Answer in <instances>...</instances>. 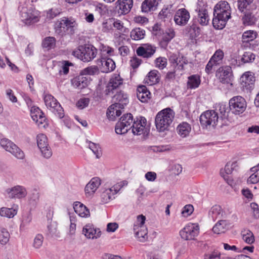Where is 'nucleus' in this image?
I'll use <instances>...</instances> for the list:
<instances>
[{"mask_svg": "<svg viewBox=\"0 0 259 259\" xmlns=\"http://www.w3.org/2000/svg\"><path fill=\"white\" fill-rule=\"evenodd\" d=\"M216 77L222 83L232 85L233 75L230 66H225L220 67L216 72Z\"/></svg>", "mask_w": 259, "mask_h": 259, "instance_id": "obj_15", "label": "nucleus"}, {"mask_svg": "<svg viewBox=\"0 0 259 259\" xmlns=\"http://www.w3.org/2000/svg\"><path fill=\"white\" fill-rule=\"evenodd\" d=\"M150 93L144 85H141L137 88V96L142 102L145 103L150 99Z\"/></svg>", "mask_w": 259, "mask_h": 259, "instance_id": "obj_34", "label": "nucleus"}, {"mask_svg": "<svg viewBox=\"0 0 259 259\" xmlns=\"http://www.w3.org/2000/svg\"><path fill=\"white\" fill-rule=\"evenodd\" d=\"M97 50L92 45L80 46L72 52V55L83 62H89L95 58Z\"/></svg>", "mask_w": 259, "mask_h": 259, "instance_id": "obj_4", "label": "nucleus"}, {"mask_svg": "<svg viewBox=\"0 0 259 259\" xmlns=\"http://www.w3.org/2000/svg\"><path fill=\"white\" fill-rule=\"evenodd\" d=\"M44 238L40 234H36L32 242V246L35 249H39L42 245Z\"/></svg>", "mask_w": 259, "mask_h": 259, "instance_id": "obj_47", "label": "nucleus"}, {"mask_svg": "<svg viewBox=\"0 0 259 259\" xmlns=\"http://www.w3.org/2000/svg\"><path fill=\"white\" fill-rule=\"evenodd\" d=\"M101 58H108L114 55V49L109 46L102 45L100 46Z\"/></svg>", "mask_w": 259, "mask_h": 259, "instance_id": "obj_46", "label": "nucleus"}, {"mask_svg": "<svg viewBox=\"0 0 259 259\" xmlns=\"http://www.w3.org/2000/svg\"><path fill=\"white\" fill-rule=\"evenodd\" d=\"M146 217L143 214L139 215L137 217L136 221L134 223L133 228H142V227H146L145 225Z\"/></svg>", "mask_w": 259, "mask_h": 259, "instance_id": "obj_54", "label": "nucleus"}, {"mask_svg": "<svg viewBox=\"0 0 259 259\" xmlns=\"http://www.w3.org/2000/svg\"><path fill=\"white\" fill-rule=\"evenodd\" d=\"M147 120L144 117H140L133 122L132 127V132L135 135H141L147 132V130L146 127Z\"/></svg>", "mask_w": 259, "mask_h": 259, "instance_id": "obj_20", "label": "nucleus"}, {"mask_svg": "<svg viewBox=\"0 0 259 259\" xmlns=\"http://www.w3.org/2000/svg\"><path fill=\"white\" fill-rule=\"evenodd\" d=\"M238 167L236 161H229L225 166L224 168L220 170V175L226 181V182L230 186L234 184L233 181L230 176L233 171L236 170Z\"/></svg>", "mask_w": 259, "mask_h": 259, "instance_id": "obj_16", "label": "nucleus"}, {"mask_svg": "<svg viewBox=\"0 0 259 259\" xmlns=\"http://www.w3.org/2000/svg\"><path fill=\"white\" fill-rule=\"evenodd\" d=\"M175 116V112L170 108H166L158 112L155 118L156 130L159 132L168 131Z\"/></svg>", "mask_w": 259, "mask_h": 259, "instance_id": "obj_2", "label": "nucleus"}, {"mask_svg": "<svg viewBox=\"0 0 259 259\" xmlns=\"http://www.w3.org/2000/svg\"><path fill=\"white\" fill-rule=\"evenodd\" d=\"M160 80V73L156 70L150 71L144 79L145 82L149 85L157 83Z\"/></svg>", "mask_w": 259, "mask_h": 259, "instance_id": "obj_31", "label": "nucleus"}, {"mask_svg": "<svg viewBox=\"0 0 259 259\" xmlns=\"http://www.w3.org/2000/svg\"><path fill=\"white\" fill-rule=\"evenodd\" d=\"M101 183L102 181L100 178L96 177L92 178L84 188L85 198L89 199H92L100 187Z\"/></svg>", "mask_w": 259, "mask_h": 259, "instance_id": "obj_12", "label": "nucleus"}, {"mask_svg": "<svg viewBox=\"0 0 259 259\" xmlns=\"http://www.w3.org/2000/svg\"><path fill=\"white\" fill-rule=\"evenodd\" d=\"M113 101L119 107L123 108L128 103V96L123 92L120 91L114 96Z\"/></svg>", "mask_w": 259, "mask_h": 259, "instance_id": "obj_28", "label": "nucleus"}, {"mask_svg": "<svg viewBox=\"0 0 259 259\" xmlns=\"http://www.w3.org/2000/svg\"><path fill=\"white\" fill-rule=\"evenodd\" d=\"M69 220H70V226H69V233L71 235H73L75 234L76 224V223L77 222V218L75 215H69Z\"/></svg>", "mask_w": 259, "mask_h": 259, "instance_id": "obj_58", "label": "nucleus"}, {"mask_svg": "<svg viewBox=\"0 0 259 259\" xmlns=\"http://www.w3.org/2000/svg\"><path fill=\"white\" fill-rule=\"evenodd\" d=\"M177 131L181 137L185 138L189 135L191 131V126L188 123L183 122L178 125Z\"/></svg>", "mask_w": 259, "mask_h": 259, "instance_id": "obj_35", "label": "nucleus"}, {"mask_svg": "<svg viewBox=\"0 0 259 259\" xmlns=\"http://www.w3.org/2000/svg\"><path fill=\"white\" fill-rule=\"evenodd\" d=\"M46 106L59 117L63 116V109L57 100L50 94H45L43 97Z\"/></svg>", "mask_w": 259, "mask_h": 259, "instance_id": "obj_9", "label": "nucleus"}, {"mask_svg": "<svg viewBox=\"0 0 259 259\" xmlns=\"http://www.w3.org/2000/svg\"><path fill=\"white\" fill-rule=\"evenodd\" d=\"M201 82L200 76L198 75H192L188 77L187 88L190 89H195L199 86Z\"/></svg>", "mask_w": 259, "mask_h": 259, "instance_id": "obj_39", "label": "nucleus"}, {"mask_svg": "<svg viewBox=\"0 0 259 259\" xmlns=\"http://www.w3.org/2000/svg\"><path fill=\"white\" fill-rule=\"evenodd\" d=\"M251 174L247 179L248 184H256L259 182V175L256 171H251Z\"/></svg>", "mask_w": 259, "mask_h": 259, "instance_id": "obj_62", "label": "nucleus"}, {"mask_svg": "<svg viewBox=\"0 0 259 259\" xmlns=\"http://www.w3.org/2000/svg\"><path fill=\"white\" fill-rule=\"evenodd\" d=\"M73 207L74 211L79 217L83 218H88L90 216V210L80 202H74L73 204Z\"/></svg>", "mask_w": 259, "mask_h": 259, "instance_id": "obj_25", "label": "nucleus"}, {"mask_svg": "<svg viewBox=\"0 0 259 259\" xmlns=\"http://www.w3.org/2000/svg\"><path fill=\"white\" fill-rule=\"evenodd\" d=\"M218 113L214 110H207L200 116V122L203 128H210L215 126L219 120Z\"/></svg>", "mask_w": 259, "mask_h": 259, "instance_id": "obj_6", "label": "nucleus"}, {"mask_svg": "<svg viewBox=\"0 0 259 259\" xmlns=\"http://www.w3.org/2000/svg\"><path fill=\"white\" fill-rule=\"evenodd\" d=\"M21 18L22 21L26 25H33L39 21L40 13L32 7L28 9L23 8L21 12Z\"/></svg>", "mask_w": 259, "mask_h": 259, "instance_id": "obj_5", "label": "nucleus"}, {"mask_svg": "<svg viewBox=\"0 0 259 259\" xmlns=\"http://www.w3.org/2000/svg\"><path fill=\"white\" fill-rule=\"evenodd\" d=\"M230 111L235 115L243 113L246 109L247 103L245 99L240 96L231 98L229 102Z\"/></svg>", "mask_w": 259, "mask_h": 259, "instance_id": "obj_7", "label": "nucleus"}, {"mask_svg": "<svg viewBox=\"0 0 259 259\" xmlns=\"http://www.w3.org/2000/svg\"><path fill=\"white\" fill-rule=\"evenodd\" d=\"M242 240L248 244H251L255 241L253 233L249 230H244L241 233Z\"/></svg>", "mask_w": 259, "mask_h": 259, "instance_id": "obj_42", "label": "nucleus"}, {"mask_svg": "<svg viewBox=\"0 0 259 259\" xmlns=\"http://www.w3.org/2000/svg\"><path fill=\"white\" fill-rule=\"evenodd\" d=\"M0 145L18 159H22L24 158V152L10 140L6 138L2 139L0 141Z\"/></svg>", "mask_w": 259, "mask_h": 259, "instance_id": "obj_11", "label": "nucleus"}, {"mask_svg": "<svg viewBox=\"0 0 259 259\" xmlns=\"http://www.w3.org/2000/svg\"><path fill=\"white\" fill-rule=\"evenodd\" d=\"M123 82V78L118 74H113L110 78L106 86V94L112 93L114 90L120 87Z\"/></svg>", "mask_w": 259, "mask_h": 259, "instance_id": "obj_19", "label": "nucleus"}, {"mask_svg": "<svg viewBox=\"0 0 259 259\" xmlns=\"http://www.w3.org/2000/svg\"><path fill=\"white\" fill-rule=\"evenodd\" d=\"M81 72L84 75H94L98 74L99 71L98 67L94 66L84 68Z\"/></svg>", "mask_w": 259, "mask_h": 259, "instance_id": "obj_56", "label": "nucleus"}, {"mask_svg": "<svg viewBox=\"0 0 259 259\" xmlns=\"http://www.w3.org/2000/svg\"><path fill=\"white\" fill-rule=\"evenodd\" d=\"M199 233V227L196 223H188L182 230L179 234L185 240H194Z\"/></svg>", "mask_w": 259, "mask_h": 259, "instance_id": "obj_10", "label": "nucleus"}, {"mask_svg": "<svg viewBox=\"0 0 259 259\" xmlns=\"http://www.w3.org/2000/svg\"><path fill=\"white\" fill-rule=\"evenodd\" d=\"M30 115L32 120L38 126H41L46 121V117L39 108L32 106L30 109Z\"/></svg>", "mask_w": 259, "mask_h": 259, "instance_id": "obj_24", "label": "nucleus"}, {"mask_svg": "<svg viewBox=\"0 0 259 259\" xmlns=\"http://www.w3.org/2000/svg\"><path fill=\"white\" fill-rule=\"evenodd\" d=\"M206 2L203 0H198L196 11L198 14L207 12Z\"/></svg>", "mask_w": 259, "mask_h": 259, "instance_id": "obj_57", "label": "nucleus"}, {"mask_svg": "<svg viewBox=\"0 0 259 259\" xmlns=\"http://www.w3.org/2000/svg\"><path fill=\"white\" fill-rule=\"evenodd\" d=\"M243 24L245 26L254 25L257 21L256 17L251 13H246L242 19Z\"/></svg>", "mask_w": 259, "mask_h": 259, "instance_id": "obj_41", "label": "nucleus"}, {"mask_svg": "<svg viewBox=\"0 0 259 259\" xmlns=\"http://www.w3.org/2000/svg\"><path fill=\"white\" fill-rule=\"evenodd\" d=\"M190 18V16L189 12L186 9L182 8L176 11L174 17V21L177 25L183 26L187 23Z\"/></svg>", "mask_w": 259, "mask_h": 259, "instance_id": "obj_21", "label": "nucleus"}, {"mask_svg": "<svg viewBox=\"0 0 259 259\" xmlns=\"http://www.w3.org/2000/svg\"><path fill=\"white\" fill-rule=\"evenodd\" d=\"M57 223L56 222H51L48 226L49 233L52 235H56L58 232Z\"/></svg>", "mask_w": 259, "mask_h": 259, "instance_id": "obj_64", "label": "nucleus"}, {"mask_svg": "<svg viewBox=\"0 0 259 259\" xmlns=\"http://www.w3.org/2000/svg\"><path fill=\"white\" fill-rule=\"evenodd\" d=\"M56 39L53 37H47L45 38L42 43V47L47 50L53 48L55 46Z\"/></svg>", "mask_w": 259, "mask_h": 259, "instance_id": "obj_48", "label": "nucleus"}, {"mask_svg": "<svg viewBox=\"0 0 259 259\" xmlns=\"http://www.w3.org/2000/svg\"><path fill=\"white\" fill-rule=\"evenodd\" d=\"M88 146L92 151L94 154L96 156L97 158H99L101 155V149L100 146L96 143L90 142Z\"/></svg>", "mask_w": 259, "mask_h": 259, "instance_id": "obj_51", "label": "nucleus"}, {"mask_svg": "<svg viewBox=\"0 0 259 259\" xmlns=\"http://www.w3.org/2000/svg\"><path fill=\"white\" fill-rule=\"evenodd\" d=\"M36 142L41 155L45 158H50L52 155V152L49 145L47 136L43 134L37 135Z\"/></svg>", "mask_w": 259, "mask_h": 259, "instance_id": "obj_14", "label": "nucleus"}, {"mask_svg": "<svg viewBox=\"0 0 259 259\" xmlns=\"http://www.w3.org/2000/svg\"><path fill=\"white\" fill-rule=\"evenodd\" d=\"M237 6L241 12L250 11L255 8L254 0H238Z\"/></svg>", "mask_w": 259, "mask_h": 259, "instance_id": "obj_30", "label": "nucleus"}, {"mask_svg": "<svg viewBox=\"0 0 259 259\" xmlns=\"http://www.w3.org/2000/svg\"><path fill=\"white\" fill-rule=\"evenodd\" d=\"M145 35V31L140 28L134 29L131 32V38L136 40L143 39Z\"/></svg>", "mask_w": 259, "mask_h": 259, "instance_id": "obj_44", "label": "nucleus"}, {"mask_svg": "<svg viewBox=\"0 0 259 259\" xmlns=\"http://www.w3.org/2000/svg\"><path fill=\"white\" fill-rule=\"evenodd\" d=\"M155 67L163 69L167 65V59L164 57H158L155 60Z\"/></svg>", "mask_w": 259, "mask_h": 259, "instance_id": "obj_60", "label": "nucleus"}, {"mask_svg": "<svg viewBox=\"0 0 259 259\" xmlns=\"http://www.w3.org/2000/svg\"><path fill=\"white\" fill-rule=\"evenodd\" d=\"M134 233L137 239L141 242H145L148 239V230L146 227L133 228Z\"/></svg>", "mask_w": 259, "mask_h": 259, "instance_id": "obj_33", "label": "nucleus"}, {"mask_svg": "<svg viewBox=\"0 0 259 259\" xmlns=\"http://www.w3.org/2000/svg\"><path fill=\"white\" fill-rule=\"evenodd\" d=\"M255 55L251 52H245L241 58V61L244 63L252 62L255 59Z\"/></svg>", "mask_w": 259, "mask_h": 259, "instance_id": "obj_59", "label": "nucleus"}, {"mask_svg": "<svg viewBox=\"0 0 259 259\" xmlns=\"http://www.w3.org/2000/svg\"><path fill=\"white\" fill-rule=\"evenodd\" d=\"M193 207L192 205H186L182 209V214L184 217H187L193 212Z\"/></svg>", "mask_w": 259, "mask_h": 259, "instance_id": "obj_63", "label": "nucleus"}, {"mask_svg": "<svg viewBox=\"0 0 259 259\" xmlns=\"http://www.w3.org/2000/svg\"><path fill=\"white\" fill-rule=\"evenodd\" d=\"M231 9L227 1L219 2L213 8V18L212 24L216 29H222L226 25L227 22L231 18Z\"/></svg>", "mask_w": 259, "mask_h": 259, "instance_id": "obj_1", "label": "nucleus"}, {"mask_svg": "<svg viewBox=\"0 0 259 259\" xmlns=\"http://www.w3.org/2000/svg\"><path fill=\"white\" fill-rule=\"evenodd\" d=\"M119 105L114 103L108 108L107 111V116L111 120H114L116 117L119 116L121 114V109Z\"/></svg>", "mask_w": 259, "mask_h": 259, "instance_id": "obj_32", "label": "nucleus"}, {"mask_svg": "<svg viewBox=\"0 0 259 259\" xmlns=\"http://www.w3.org/2000/svg\"><path fill=\"white\" fill-rule=\"evenodd\" d=\"M32 216L30 213H26L23 215L21 223L20 225L21 230L24 229L31 222Z\"/></svg>", "mask_w": 259, "mask_h": 259, "instance_id": "obj_53", "label": "nucleus"}, {"mask_svg": "<svg viewBox=\"0 0 259 259\" xmlns=\"http://www.w3.org/2000/svg\"><path fill=\"white\" fill-rule=\"evenodd\" d=\"M175 36V31L173 28H167L163 32L161 35V39L168 42L171 40Z\"/></svg>", "mask_w": 259, "mask_h": 259, "instance_id": "obj_45", "label": "nucleus"}, {"mask_svg": "<svg viewBox=\"0 0 259 259\" xmlns=\"http://www.w3.org/2000/svg\"><path fill=\"white\" fill-rule=\"evenodd\" d=\"M111 191V189L108 187H104L101 189L98 197V201L100 204H107L114 198Z\"/></svg>", "mask_w": 259, "mask_h": 259, "instance_id": "obj_23", "label": "nucleus"}, {"mask_svg": "<svg viewBox=\"0 0 259 259\" xmlns=\"http://www.w3.org/2000/svg\"><path fill=\"white\" fill-rule=\"evenodd\" d=\"M228 223L226 220L218 221L212 228L214 233L220 234L224 233L228 229Z\"/></svg>", "mask_w": 259, "mask_h": 259, "instance_id": "obj_38", "label": "nucleus"}, {"mask_svg": "<svg viewBox=\"0 0 259 259\" xmlns=\"http://www.w3.org/2000/svg\"><path fill=\"white\" fill-rule=\"evenodd\" d=\"M84 75L81 73V75L72 79L71 83L73 86L79 89H82L87 87L90 83V78Z\"/></svg>", "mask_w": 259, "mask_h": 259, "instance_id": "obj_27", "label": "nucleus"}, {"mask_svg": "<svg viewBox=\"0 0 259 259\" xmlns=\"http://www.w3.org/2000/svg\"><path fill=\"white\" fill-rule=\"evenodd\" d=\"M17 211L18 205L12 208L3 207L0 209V216L9 219L13 218L17 214Z\"/></svg>", "mask_w": 259, "mask_h": 259, "instance_id": "obj_36", "label": "nucleus"}, {"mask_svg": "<svg viewBox=\"0 0 259 259\" xmlns=\"http://www.w3.org/2000/svg\"><path fill=\"white\" fill-rule=\"evenodd\" d=\"M78 26L76 19L72 17H63L58 19L55 23L54 30L55 33L64 36L76 28Z\"/></svg>", "mask_w": 259, "mask_h": 259, "instance_id": "obj_3", "label": "nucleus"}, {"mask_svg": "<svg viewBox=\"0 0 259 259\" xmlns=\"http://www.w3.org/2000/svg\"><path fill=\"white\" fill-rule=\"evenodd\" d=\"M82 233L87 239L92 240L97 239L101 235L100 229L92 224H88L84 226Z\"/></svg>", "mask_w": 259, "mask_h": 259, "instance_id": "obj_17", "label": "nucleus"}, {"mask_svg": "<svg viewBox=\"0 0 259 259\" xmlns=\"http://www.w3.org/2000/svg\"><path fill=\"white\" fill-rule=\"evenodd\" d=\"M127 185V183L125 181H120L119 182L116 183L114 185L111 186V187H108L109 189H111L112 190L111 192L113 193L114 196L124 186H126Z\"/></svg>", "mask_w": 259, "mask_h": 259, "instance_id": "obj_50", "label": "nucleus"}, {"mask_svg": "<svg viewBox=\"0 0 259 259\" xmlns=\"http://www.w3.org/2000/svg\"><path fill=\"white\" fill-rule=\"evenodd\" d=\"M198 21L202 25H206L209 22V18L208 12L198 14Z\"/></svg>", "mask_w": 259, "mask_h": 259, "instance_id": "obj_61", "label": "nucleus"}, {"mask_svg": "<svg viewBox=\"0 0 259 259\" xmlns=\"http://www.w3.org/2000/svg\"><path fill=\"white\" fill-rule=\"evenodd\" d=\"M4 194L9 199L21 200L26 197L27 191L24 186L17 185L6 188Z\"/></svg>", "mask_w": 259, "mask_h": 259, "instance_id": "obj_8", "label": "nucleus"}, {"mask_svg": "<svg viewBox=\"0 0 259 259\" xmlns=\"http://www.w3.org/2000/svg\"><path fill=\"white\" fill-rule=\"evenodd\" d=\"M204 259H221V253L219 251L214 250L205 253Z\"/></svg>", "mask_w": 259, "mask_h": 259, "instance_id": "obj_55", "label": "nucleus"}, {"mask_svg": "<svg viewBox=\"0 0 259 259\" xmlns=\"http://www.w3.org/2000/svg\"><path fill=\"white\" fill-rule=\"evenodd\" d=\"M100 68L104 73H108L112 71L115 68L114 61L110 58H102L100 61Z\"/></svg>", "mask_w": 259, "mask_h": 259, "instance_id": "obj_26", "label": "nucleus"}, {"mask_svg": "<svg viewBox=\"0 0 259 259\" xmlns=\"http://www.w3.org/2000/svg\"><path fill=\"white\" fill-rule=\"evenodd\" d=\"M255 80L254 73L251 71H246L240 77V84L244 90L250 91L253 88Z\"/></svg>", "mask_w": 259, "mask_h": 259, "instance_id": "obj_18", "label": "nucleus"}, {"mask_svg": "<svg viewBox=\"0 0 259 259\" xmlns=\"http://www.w3.org/2000/svg\"><path fill=\"white\" fill-rule=\"evenodd\" d=\"M257 32L254 30H247L244 32L242 35V40L244 42H248L256 38Z\"/></svg>", "mask_w": 259, "mask_h": 259, "instance_id": "obj_43", "label": "nucleus"}, {"mask_svg": "<svg viewBox=\"0 0 259 259\" xmlns=\"http://www.w3.org/2000/svg\"><path fill=\"white\" fill-rule=\"evenodd\" d=\"M10 238V234L7 230L4 228L0 227V243L6 244L8 242Z\"/></svg>", "mask_w": 259, "mask_h": 259, "instance_id": "obj_49", "label": "nucleus"}, {"mask_svg": "<svg viewBox=\"0 0 259 259\" xmlns=\"http://www.w3.org/2000/svg\"><path fill=\"white\" fill-rule=\"evenodd\" d=\"M133 122V116L131 113L123 115L116 124L115 132L121 135L126 133Z\"/></svg>", "mask_w": 259, "mask_h": 259, "instance_id": "obj_13", "label": "nucleus"}, {"mask_svg": "<svg viewBox=\"0 0 259 259\" xmlns=\"http://www.w3.org/2000/svg\"><path fill=\"white\" fill-rule=\"evenodd\" d=\"M222 209L220 205H215L213 206L208 212V217L213 221L220 218L222 214Z\"/></svg>", "mask_w": 259, "mask_h": 259, "instance_id": "obj_40", "label": "nucleus"}, {"mask_svg": "<svg viewBox=\"0 0 259 259\" xmlns=\"http://www.w3.org/2000/svg\"><path fill=\"white\" fill-rule=\"evenodd\" d=\"M224 52L222 50L219 49L217 50L210 59L212 61L219 64L224 58Z\"/></svg>", "mask_w": 259, "mask_h": 259, "instance_id": "obj_52", "label": "nucleus"}, {"mask_svg": "<svg viewBox=\"0 0 259 259\" xmlns=\"http://www.w3.org/2000/svg\"><path fill=\"white\" fill-rule=\"evenodd\" d=\"M157 5L156 0H145L142 4V11L144 13H148L154 11L156 8Z\"/></svg>", "mask_w": 259, "mask_h": 259, "instance_id": "obj_37", "label": "nucleus"}, {"mask_svg": "<svg viewBox=\"0 0 259 259\" xmlns=\"http://www.w3.org/2000/svg\"><path fill=\"white\" fill-rule=\"evenodd\" d=\"M133 5V0H117L116 9L119 15H125L131 11Z\"/></svg>", "mask_w": 259, "mask_h": 259, "instance_id": "obj_22", "label": "nucleus"}, {"mask_svg": "<svg viewBox=\"0 0 259 259\" xmlns=\"http://www.w3.org/2000/svg\"><path fill=\"white\" fill-rule=\"evenodd\" d=\"M138 55L145 58L152 56L155 52V48L151 45H145L138 48L136 51Z\"/></svg>", "mask_w": 259, "mask_h": 259, "instance_id": "obj_29", "label": "nucleus"}]
</instances>
